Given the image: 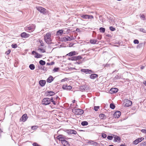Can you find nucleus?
Wrapping results in <instances>:
<instances>
[{
  "mask_svg": "<svg viewBox=\"0 0 146 146\" xmlns=\"http://www.w3.org/2000/svg\"><path fill=\"white\" fill-rule=\"evenodd\" d=\"M51 34L50 33H47L44 36V39L45 42L48 44H50L51 43Z\"/></svg>",
  "mask_w": 146,
  "mask_h": 146,
  "instance_id": "f257e3e1",
  "label": "nucleus"
},
{
  "mask_svg": "<svg viewBox=\"0 0 146 146\" xmlns=\"http://www.w3.org/2000/svg\"><path fill=\"white\" fill-rule=\"evenodd\" d=\"M35 27V24L30 25L26 27V30L28 32H31L34 31Z\"/></svg>",
  "mask_w": 146,
  "mask_h": 146,
  "instance_id": "f03ea898",
  "label": "nucleus"
},
{
  "mask_svg": "<svg viewBox=\"0 0 146 146\" xmlns=\"http://www.w3.org/2000/svg\"><path fill=\"white\" fill-rule=\"evenodd\" d=\"M36 9L38 11H39L40 13H42L43 15H45L48 13V11L42 7H36Z\"/></svg>",
  "mask_w": 146,
  "mask_h": 146,
  "instance_id": "7ed1b4c3",
  "label": "nucleus"
},
{
  "mask_svg": "<svg viewBox=\"0 0 146 146\" xmlns=\"http://www.w3.org/2000/svg\"><path fill=\"white\" fill-rule=\"evenodd\" d=\"M74 113L76 115H82L84 113L83 110L80 109H76L73 110Z\"/></svg>",
  "mask_w": 146,
  "mask_h": 146,
  "instance_id": "20e7f679",
  "label": "nucleus"
},
{
  "mask_svg": "<svg viewBox=\"0 0 146 146\" xmlns=\"http://www.w3.org/2000/svg\"><path fill=\"white\" fill-rule=\"evenodd\" d=\"M50 103V99L48 98H44L42 101V104L45 105L49 104Z\"/></svg>",
  "mask_w": 146,
  "mask_h": 146,
  "instance_id": "39448f33",
  "label": "nucleus"
},
{
  "mask_svg": "<svg viewBox=\"0 0 146 146\" xmlns=\"http://www.w3.org/2000/svg\"><path fill=\"white\" fill-rule=\"evenodd\" d=\"M82 57L80 56H74L68 58V60L72 61H76L82 59Z\"/></svg>",
  "mask_w": 146,
  "mask_h": 146,
  "instance_id": "423d86ee",
  "label": "nucleus"
},
{
  "mask_svg": "<svg viewBox=\"0 0 146 146\" xmlns=\"http://www.w3.org/2000/svg\"><path fill=\"white\" fill-rule=\"evenodd\" d=\"M144 138L143 137H141L135 139L133 142V144L134 145H137L141 141L143 140Z\"/></svg>",
  "mask_w": 146,
  "mask_h": 146,
  "instance_id": "0eeeda50",
  "label": "nucleus"
},
{
  "mask_svg": "<svg viewBox=\"0 0 146 146\" xmlns=\"http://www.w3.org/2000/svg\"><path fill=\"white\" fill-rule=\"evenodd\" d=\"M73 39H74L72 36L70 37L68 36H66L63 37L62 38V41L66 42L68 41H71Z\"/></svg>",
  "mask_w": 146,
  "mask_h": 146,
  "instance_id": "6e6552de",
  "label": "nucleus"
},
{
  "mask_svg": "<svg viewBox=\"0 0 146 146\" xmlns=\"http://www.w3.org/2000/svg\"><path fill=\"white\" fill-rule=\"evenodd\" d=\"M66 132L69 134H74L76 135L77 133L76 131L72 129H67L66 130Z\"/></svg>",
  "mask_w": 146,
  "mask_h": 146,
  "instance_id": "1a4fd4ad",
  "label": "nucleus"
},
{
  "mask_svg": "<svg viewBox=\"0 0 146 146\" xmlns=\"http://www.w3.org/2000/svg\"><path fill=\"white\" fill-rule=\"evenodd\" d=\"M81 71L84 72L86 74H91L92 73V72L91 70L87 69H82L81 70Z\"/></svg>",
  "mask_w": 146,
  "mask_h": 146,
  "instance_id": "9d476101",
  "label": "nucleus"
},
{
  "mask_svg": "<svg viewBox=\"0 0 146 146\" xmlns=\"http://www.w3.org/2000/svg\"><path fill=\"white\" fill-rule=\"evenodd\" d=\"M28 119V117L27 116V114H25L23 115L20 120H21L22 121L24 122L26 121L27 119Z\"/></svg>",
  "mask_w": 146,
  "mask_h": 146,
  "instance_id": "9b49d317",
  "label": "nucleus"
},
{
  "mask_svg": "<svg viewBox=\"0 0 146 146\" xmlns=\"http://www.w3.org/2000/svg\"><path fill=\"white\" fill-rule=\"evenodd\" d=\"M114 137V141L115 142H120L121 140L120 137L116 135H112Z\"/></svg>",
  "mask_w": 146,
  "mask_h": 146,
  "instance_id": "f8f14e48",
  "label": "nucleus"
},
{
  "mask_svg": "<svg viewBox=\"0 0 146 146\" xmlns=\"http://www.w3.org/2000/svg\"><path fill=\"white\" fill-rule=\"evenodd\" d=\"M45 93L46 96H52L55 94V93L54 92L51 91H47Z\"/></svg>",
  "mask_w": 146,
  "mask_h": 146,
  "instance_id": "ddd939ff",
  "label": "nucleus"
},
{
  "mask_svg": "<svg viewBox=\"0 0 146 146\" xmlns=\"http://www.w3.org/2000/svg\"><path fill=\"white\" fill-rule=\"evenodd\" d=\"M121 112L119 111L115 112L113 115V117L115 118H118L120 116Z\"/></svg>",
  "mask_w": 146,
  "mask_h": 146,
  "instance_id": "4468645a",
  "label": "nucleus"
},
{
  "mask_svg": "<svg viewBox=\"0 0 146 146\" xmlns=\"http://www.w3.org/2000/svg\"><path fill=\"white\" fill-rule=\"evenodd\" d=\"M21 36L22 37L25 38L29 37L30 36V35L27 34L26 33L23 32L21 34Z\"/></svg>",
  "mask_w": 146,
  "mask_h": 146,
  "instance_id": "2eb2a0df",
  "label": "nucleus"
},
{
  "mask_svg": "<svg viewBox=\"0 0 146 146\" xmlns=\"http://www.w3.org/2000/svg\"><path fill=\"white\" fill-rule=\"evenodd\" d=\"M72 87L70 86H68L67 85H64L62 86V88L64 90H71L72 89Z\"/></svg>",
  "mask_w": 146,
  "mask_h": 146,
  "instance_id": "dca6fc26",
  "label": "nucleus"
},
{
  "mask_svg": "<svg viewBox=\"0 0 146 146\" xmlns=\"http://www.w3.org/2000/svg\"><path fill=\"white\" fill-rule=\"evenodd\" d=\"M132 104V102L131 101L127 100L125 104V106L128 107L131 106Z\"/></svg>",
  "mask_w": 146,
  "mask_h": 146,
  "instance_id": "f3484780",
  "label": "nucleus"
},
{
  "mask_svg": "<svg viewBox=\"0 0 146 146\" xmlns=\"http://www.w3.org/2000/svg\"><path fill=\"white\" fill-rule=\"evenodd\" d=\"M118 90L117 88H112L110 89V93L113 94L116 93L118 92Z\"/></svg>",
  "mask_w": 146,
  "mask_h": 146,
  "instance_id": "a211bd4d",
  "label": "nucleus"
},
{
  "mask_svg": "<svg viewBox=\"0 0 146 146\" xmlns=\"http://www.w3.org/2000/svg\"><path fill=\"white\" fill-rule=\"evenodd\" d=\"M61 143L64 146H70V145L68 142L66 140L63 141Z\"/></svg>",
  "mask_w": 146,
  "mask_h": 146,
  "instance_id": "6ab92c4d",
  "label": "nucleus"
},
{
  "mask_svg": "<svg viewBox=\"0 0 146 146\" xmlns=\"http://www.w3.org/2000/svg\"><path fill=\"white\" fill-rule=\"evenodd\" d=\"M98 77V74H92L90 76V78L92 79H94Z\"/></svg>",
  "mask_w": 146,
  "mask_h": 146,
  "instance_id": "aec40b11",
  "label": "nucleus"
},
{
  "mask_svg": "<svg viewBox=\"0 0 146 146\" xmlns=\"http://www.w3.org/2000/svg\"><path fill=\"white\" fill-rule=\"evenodd\" d=\"M54 80V78L53 77L51 76H50L46 80L47 82L49 83L51 82Z\"/></svg>",
  "mask_w": 146,
  "mask_h": 146,
  "instance_id": "412c9836",
  "label": "nucleus"
},
{
  "mask_svg": "<svg viewBox=\"0 0 146 146\" xmlns=\"http://www.w3.org/2000/svg\"><path fill=\"white\" fill-rule=\"evenodd\" d=\"M46 83V82L45 80H40L39 82L40 85L42 87L44 86L45 85Z\"/></svg>",
  "mask_w": 146,
  "mask_h": 146,
  "instance_id": "4be33fe9",
  "label": "nucleus"
},
{
  "mask_svg": "<svg viewBox=\"0 0 146 146\" xmlns=\"http://www.w3.org/2000/svg\"><path fill=\"white\" fill-rule=\"evenodd\" d=\"M76 54V52L75 51L71 52L67 54V55L70 56H72Z\"/></svg>",
  "mask_w": 146,
  "mask_h": 146,
  "instance_id": "5701e85b",
  "label": "nucleus"
},
{
  "mask_svg": "<svg viewBox=\"0 0 146 146\" xmlns=\"http://www.w3.org/2000/svg\"><path fill=\"white\" fill-rule=\"evenodd\" d=\"M63 33V30L62 29L60 30L57 32L56 35L59 36L61 35Z\"/></svg>",
  "mask_w": 146,
  "mask_h": 146,
  "instance_id": "b1692460",
  "label": "nucleus"
},
{
  "mask_svg": "<svg viewBox=\"0 0 146 146\" xmlns=\"http://www.w3.org/2000/svg\"><path fill=\"white\" fill-rule=\"evenodd\" d=\"M80 17L84 19H88V15H83L81 14L80 15Z\"/></svg>",
  "mask_w": 146,
  "mask_h": 146,
  "instance_id": "393cba45",
  "label": "nucleus"
},
{
  "mask_svg": "<svg viewBox=\"0 0 146 146\" xmlns=\"http://www.w3.org/2000/svg\"><path fill=\"white\" fill-rule=\"evenodd\" d=\"M89 143H90L92 145H94L97 146L98 145V143L97 142H94L92 141H89Z\"/></svg>",
  "mask_w": 146,
  "mask_h": 146,
  "instance_id": "a878e982",
  "label": "nucleus"
},
{
  "mask_svg": "<svg viewBox=\"0 0 146 146\" xmlns=\"http://www.w3.org/2000/svg\"><path fill=\"white\" fill-rule=\"evenodd\" d=\"M97 40L94 39H91L90 40V43L92 44H95L97 42Z\"/></svg>",
  "mask_w": 146,
  "mask_h": 146,
  "instance_id": "bb28decb",
  "label": "nucleus"
},
{
  "mask_svg": "<svg viewBox=\"0 0 146 146\" xmlns=\"http://www.w3.org/2000/svg\"><path fill=\"white\" fill-rule=\"evenodd\" d=\"M29 68L31 70H33L35 68V66L34 64H31L29 66Z\"/></svg>",
  "mask_w": 146,
  "mask_h": 146,
  "instance_id": "cd10ccee",
  "label": "nucleus"
},
{
  "mask_svg": "<svg viewBox=\"0 0 146 146\" xmlns=\"http://www.w3.org/2000/svg\"><path fill=\"white\" fill-rule=\"evenodd\" d=\"M39 64L41 65H44L46 64L45 62L43 60H40L39 62Z\"/></svg>",
  "mask_w": 146,
  "mask_h": 146,
  "instance_id": "c85d7f7f",
  "label": "nucleus"
},
{
  "mask_svg": "<svg viewBox=\"0 0 146 146\" xmlns=\"http://www.w3.org/2000/svg\"><path fill=\"white\" fill-rule=\"evenodd\" d=\"M81 124L82 126H85L87 125L88 124V123L86 121H83L82 122Z\"/></svg>",
  "mask_w": 146,
  "mask_h": 146,
  "instance_id": "c756f323",
  "label": "nucleus"
},
{
  "mask_svg": "<svg viewBox=\"0 0 146 146\" xmlns=\"http://www.w3.org/2000/svg\"><path fill=\"white\" fill-rule=\"evenodd\" d=\"M99 30L100 32L104 33L105 31V29L104 28L101 27L100 28Z\"/></svg>",
  "mask_w": 146,
  "mask_h": 146,
  "instance_id": "7c9ffc66",
  "label": "nucleus"
},
{
  "mask_svg": "<svg viewBox=\"0 0 146 146\" xmlns=\"http://www.w3.org/2000/svg\"><path fill=\"white\" fill-rule=\"evenodd\" d=\"M35 54H36V55L35 56V58H40L41 57V55L37 52Z\"/></svg>",
  "mask_w": 146,
  "mask_h": 146,
  "instance_id": "2f4dec72",
  "label": "nucleus"
},
{
  "mask_svg": "<svg viewBox=\"0 0 146 146\" xmlns=\"http://www.w3.org/2000/svg\"><path fill=\"white\" fill-rule=\"evenodd\" d=\"M38 50L42 52H45V50L43 48H38Z\"/></svg>",
  "mask_w": 146,
  "mask_h": 146,
  "instance_id": "473e14b6",
  "label": "nucleus"
},
{
  "mask_svg": "<svg viewBox=\"0 0 146 146\" xmlns=\"http://www.w3.org/2000/svg\"><path fill=\"white\" fill-rule=\"evenodd\" d=\"M115 107L114 104H110V108L112 109H114Z\"/></svg>",
  "mask_w": 146,
  "mask_h": 146,
  "instance_id": "72a5a7b5",
  "label": "nucleus"
},
{
  "mask_svg": "<svg viewBox=\"0 0 146 146\" xmlns=\"http://www.w3.org/2000/svg\"><path fill=\"white\" fill-rule=\"evenodd\" d=\"M57 139H58L59 141H61V142H62L63 141L65 140L66 139L65 137H62L60 138H57Z\"/></svg>",
  "mask_w": 146,
  "mask_h": 146,
  "instance_id": "f704fd0d",
  "label": "nucleus"
},
{
  "mask_svg": "<svg viewBox=\"0 0 146 146\" xmlns=\"http://www.w3.org/2000/svg\"><path fill=\"white\" fill-rule=\"evenodd\" d=\"M105 115L104 114L101 113L99 115V117L101 119H103Z\"/></svg>",
  "mask_w": 146,
  "mask_h": 146,
  "instance_id": "c9c22d12",
  "label": "nucleus"
},
{
  "mask_svg": "<svg viewBox=\"0 0 146 146\" xmlns=\"http://www.w3.org/2000/svg\"><path fill=\"white\" fill-rule=\"evenodd\" d=\"M54 64V62H48L46 63L47 65H52Z\"/></svg>",
  "mask_w": 146,
  "mask_h": 146,
  "instance_id": "e433bc0d",
  "label": "nucleus"
},
{
  "mask_svg": "<svg viewBox=\"0 0 146 146\" xmlns=\"http://www.w3.org/2000/svg\"><path fill=\"white\" fill-rule=\"evenodd\" d=\"M38 68L39 69L44 70V67H42L40 65H39L38 66Z\"/></svg>",
  "mask_w": 146,
  "mask_h": 146,
  "instance_id": "4c0bfd02",
  "label": "nucleus"
},
{
  "mask_svg": "<svg viewBox=\"0 0 146 146\" xmlns=\"http://www.w3.org/2000/svg\"><path fill=\"white\" fill-rule=\"evenodd\" d=\"M140 146H146V141L141 143Z\"/></svg>",
  "mask_w": 146,
  "mask_h": 146,
  "instance_id": "58836bf2",
  "label": "nucleus"
},
{
  "mask_svg": "<svg viewBox=\"0 0 146 146\" xmlns=\"http://www.w3.org/2000/svg\"><path fill=\"white\" fill-rule=\"evenodd\" d=\"M99 108V106H95L94 107V109L95 111H97L98 110V109Z\"/></svg>",
  "mask_w": 146,
  "mask_h": 146,
  "instance_id": "ea45409f",
  "label": "nucleus"
},
{
  "mask_svg": "<svg viewBox=\"0 0 146 146\" xmlns=\"http://www.w3.org/2000/svg\"><path fill=\"white\" fill-rule=\"evenodd\" d=\"M17 46V44H12L11 45V47L13 48H16Z\"/></svg>",
  "mask_w": 146,
  "mask_h": 146,
  "instance_id": "a19ab883",
  "label": "nucleus"
},
{
  "mask_svg": "<svg viewBox=\"0 0 146 146\" xmlns=\"http://www.w3.org/2000/svg\"><path fill=\"white\" fill-rule=\"evenodd\" d=\"M38 127V126H33L31 127V128L32 129L34 130L36 129Z\"/></svg>",
  "mask_w": 146,
  "mask_h": 146,
  "instance_id": "79ce46f5",
  "label": "nucleus"
},
{
  "mask_svg": "<svg viewBox=\"0 0 146 146\" xmlns=\"http://www.w3.org/2000/svg\"><path fill=\"white\" fill-rule=\"evenodd\" d=\"M59 68H55L53 70V71L54 72H57L58 71Z\"/></svg>",
  "mask_w": 146,
  "mask_h": 146,
  "instance_id": "37998d69",
  "label": "nucleus"
},
{
  "mask_svg": "<svg viewBox=\"0 0 146 146\" xmlns=\"http://www.w3.org/2000/svg\"><path fill=\"white\" fill-rule=\"evenodd\" d=\"M11 50H10L9 49L7 51H6L5 52V54L7 55H8L11 52Z\"/></svg>",
  "mask_w": 146,
  "mask_h": 146,
  "instance_id": "c03bdc74",
  "label": "nucleus"
},
{
  "mask_svg": "<svg viewBox=\"0 0 146 146\" xmlns=\"http://www.w3.org/2000/svg\"><path fill=\"white\" fill-rule=\"evenodd\" d=\"M133 42L135 44H138L139 43V41L138 40L135 39L134 40Z\"/></svg>",
  "mask_w": 146,
  "mask_h": 146,
  "instance_id": "a18cd8bd",
  "label": "nucleus"
},
{
  "mask_svg": "<svg viewBox=\"0 0 146 146\" xmlns=\"http://www.w3.org/2000/svg\"><path fill=\"white\" fill-rule=\"evenodd\" d=\"M62 137H64V136H63V135H60L57 136L56 138H62Z\"/></svg>",
  "mask_w": 146,
  "mask_h": 146,
  "instance_id": "49530a36",
  "label": "nucleus"
},
{
  "mask_svg": "<svg viewBox=\"0 0 146 146\" xmlns=\"http://www.w3.org/2000/svg\"><path fill=\"white\" fill-rule=\"evenodd\" d=\"M115 28L113 27H110V30L112 31H114L115 30Z\"/></svg>",
  "mask_w": 146,
  "mask_h": 146,
  "instance_id": "de8ad7c7",
  "label": "nucleus"
},
{
  "mask_svg": "<svg viewBox=\"0 0 146 146\" xmlns=\"http://www.w3.org/2000/svg\"><path fill=\"white\" fill-rule=\"evenodd\" d=\"M33 146H41L39 145L36 143H33Z\"/></svg>",
  "mask_w": 146,
  "mask_h": 146,
  "instance_id": "09e8293b",
  "label": "nucleus"
},
{
  "mask_svg": "<svg viewBox=\"0 0 146 146\" xmlns=\"http://www.w3.org/2000/svg\"><path fill=\"white\" fill-rule=\"evenodd\" d=\"M140 17L141 19H143V20H145V17L144 15L143 14L141 15Z\"/></svg>",
  "mask_w": 146,
  "mask_h": 146,
  "instance_id": "8fccbe9b",
  "label": "nucleus"
},
{
  "mask_svg": "<svg viewBox=\"0 0 146 146\" xmlns=\"http://www.w3.org/2000/svg\"><path fill=\"white\" fill-rule=\"evenodd\" d=\"M141 131L143 133L146 134V129H142L141 130Z\"/></svg>",
  "mask_w": 146,
  "mask_h": 146,
  "instance_id": "3c124183",
  "label": "nucleus"
},
{
  "mask_svg": "<svg viewBox=\"0 0 146 146\" xmlns=\"http://www.w3.org/2000/svg\"><path fill=\"white\" fill-rule=\"evenodd\" d=\"M68 80V78H64L62 79L61 80V82H64L65 81H66Z\"/></svg>",
  "mask_w": 146,
  "mask_h": 146,
  "instance_id": "603ef678",
  "label": "nucleus"
},
{
  "mask_svg": "<svg viewBox=\"0 0 146 146\" xmlns=\"http://www.w3.org/2000/svg\"><path fill=\"white\" fill-rule=\"evenodd\" d=\"M102 136L103 138H105L106 137L107 135L103 133L102 134Z\"/></svg>",
  "mask_w": 146,
  "mask_h": 146,
  "instance_id": "864d4df0",
  "label": "nucleus"
},
{
  "mask_svg": "<svg viewBox=\"0 0 146 146\" xmlns=\"http://www.w3.org/2000/svg\"><path fill=\"white\" fill-rule=\"evenodd\" d=\"M94 17L92 15H88V19H91L93 18Z\"/></svg>",
  "mask_w": 146,
  "mask_h": 146,
  "instance_id": "5fc2aeb1",
  "label": "nucleus"
},
{
  "mask_svg": "<svg viewBox=\"0 0 146 146\" xmlns=\"http://www.w3.org/2000/svg\"><path fill=\"white\" fill-rule=\"evenodd\" d=\"M82 63V62L81 61H79L76 62V64H81Z\"/></svg>",
  "mask_w": 146,
  "mask_h": 146,
  "instance_id": "6e6d98bb",
  "label": "nucleus"
},
{
  "mask_svg": "<svg viewBox=\"0 0 146 146\" xmlns=\"http://www.w3.org/2000/svg\"><path fill=\"white\" fill-rule=\"evenodd\" d=\"M52 102L53 104L54 105H56L57 103L55 102V100L52 101Z\"/></svg>",
  "mask_w": 146,
  "mask_h": 146,
  "instance_id": "4d7b16f0",
  "label": "nucleus"
},
{
  "mask_svg": "<svg viewBox=\"0 0 146 146\" xmlns=\"http://www.w3.org/2000/svg\"><path fill=\"white\" fill-rule=\"evenodd\" d=\"M50 99V102H52V101H54V98L53 97H52Z\"/></svg>",
  "mask_w": 146,
  "mask_h": 146,
  "instance_id": "13d9d810",
  "label": "nucleus"
},
{
  "mask_svg": "<svg viewBox=\"0 0 146 146\" xmlns=\"http://www.w3.org/2000/svg\"><path fill=\"white\" fill-rule=\"evenodd\" d=\"M112 135H112L110 136V140H112L113 139V138L114 137Z\"/></svg>",
  "mask_w": 146,
  "mask_h": 146,
  "instance_id": "bf43d9fd",
  "label": "nucleus"
},
{
  "mask_svg": "<svg viewBox=\"0 0 146 146\" xmlns=\"http://www.w3.org/2000/svg\"><path fill=\"white\" fill-rule=\"evenodd\" d=\"M108 89H106L105 90V91L107 93H109L110 92V90Z\"/></svg>",
  "mask_w": 146,
  "mask_h": 146,
  "instance_id": "052dcab7",
  "label": "nucleus"
},
{
  "mask_svg": "<svg viewBox=\"0 0 146 146\" xmlns=\"http://www.w3.org/2000/svg\"><path fill=\"white\" fill-rule=\"evenodd\" d=\"M36 52H35V51H33L32 52V53L33 54H34V53L35 54L36 53Z\"/></svg>",
  "mask_w": 146,
  "mask_h": 146,
  "instance_id": "680f3d73",
  "label": "nucleus"
},
{
  "mask_svg": "<svg viewBox=\"0 0 146 146\" xmlns=\"http://www.w3.org/2000/svg\"><path fill=\"white\" fill-rule=\"evenodd\" d=\"M58 98V96H57L56 97H54V100H55L57 99V98Z\"/></svg>",
  "mask_w": 146,
  "mask_h": 146,
  "instance_id": "e2e57ef3",
  "label": "nucleus"
},
{
  "mask_svg": "<svg viewBox=\"0 0 146 146\" xmlns=\"http://www.w3.org/2000/svg\"><path fill=\"white\" fill-rule=\"evenodd\" d=\"M144 66H141V70H142L143 69H144Z\"/></svg>",
  "mask_w": 146,
  "mask_h": 146,
  "instance_id": "0e129e2a",
  "label": "nucleus"
},
{
  "mask_svg": "<svg viewBox=\"0 0 146 146\" xmlns=\"http://www.w3.org/2000/svg\"><path fill=\"white\" fill-rule=\"evenodd\" d=\"M2 130L1 129V128H0V134H1V133L3 132Z\"/></svg>",
  "mask_w": 146,
  "mask_h": 146,
  "instance_id": "69168bd1",
  "label": "nucleus"
},
{
  "mask_svg": "<svg viewBox=\"0 0 146 146\" xmlns=\"http://www.w3.org/2000/svg\"><path fill=\"white\" fill-rule=\"evenodd\" d=\"M143 84H144L146 86V81H145L144 82Z\"/></svg>",
  "mask_w": 146,
  "mask_h": 146,
  "instance_id": "338daca9",
  "label": "nucleus"
},
{
  "mask_svg": "<svg viewBox=\"0 0 146 146\" xmlns=\"http://www.w3.org/2000/svg\"><path fill=\"white\" fill-rule=\"evenodd\" d=\"M107 139H109V140H110V135H108V136H107Z\"/></svg>",
  "mask_w": 146,
  "mask_h": 146,
  "instance_id": "774afa93",
  "label": "nucleus"
}]
</instances>
